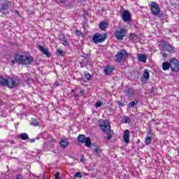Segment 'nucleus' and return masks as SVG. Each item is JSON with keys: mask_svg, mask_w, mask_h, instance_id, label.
<instances>
[{"mask_svg": "<svg viewBox=\"0 0 179 179\" xmlns=\"http://www.w3.org/2000/svg\"><path fill=\"white\" fill-rule=\"evenodd\" d=\"M15 62L19 65H31L33 57L29 54L21 52L15 56V60H13L12 63L15 64Z\"/></svg>", "mask_w": 179, "mask_h": 179, "instance_id": "obj_1", "label": "nucleus"}, {"mask_svg": "<svg viewBox=\"0 0 179 179\" xmlns=\"http://www.w3.org/2000/svg\"><path fill=\"white\" fill-rule=\"evenodd\" d=\"M115 58L117 62H123V61H125L128 58V52H127L125 49H122L115 55Z\"/></svg>", "mask_w": 179, "mask_h": 179, "instance_id": "obj_2", "label": "nucleus"}, {"mask_svg": "<svg viewBox=\"0 0 179 179\" xmlns=\"http://www.w3.org/2000/svg\"><path fill=\"white\" fill-rule=\"evenodd\" d=\"M12 6H13L12 2L9 1H5L1 5L0 12H1L3 15H6L7 13H9L8 10L9 9H10V8H12Z\"/></svg>", "mask_w": 179, "mask_h": 179, "instance_id": "obj_3", "label": "nucleus"}, {"mask_svg": "<svg viewBox=\"0 0 179 179\" xmlns=\"http://www.w3.org/2000/svg\"><path fill=\"white\" fill-rule=\"evenodd\" d=\"M150 9L154 16H158V15H160V7H159V4H157V3L155 1L150 2Z\"/></svg>", "mask_w": 179, "mask_h": 179, "instance_id": "obj_4", "label": "nucleus"}, {"mask_svg": "<svg viewBox=\"0 0 179 179\" xmlns=\"http://www.w3.org/2000/svg\"><path fill=\"white\" fill-rule=\"evenodd\" d=\"M20 85V78H10L8 80L7 86L10 87V89H13L16 87V86Z\"/></svg>", "mask_w": 179, "mask_h": 179, "instance_id": "obj_5", "label": "nucleus"}, {"mask_svg": "<svg viewBox=\"0 0 179 179\" xmlns=\"http://www.w3.org/2000/svg\"><path fill=\"white\" fill-rule=\"evenodd\" d=\"M170 66L173 72H178L179 71V62L176 58H172L170 60Z\"/></svg>", "mask_w": 179, "mask_h": 179, "instance_id": "obj_6", "label": "nucleus"}, {"mask_svg": "<svg viewBox=\"0 0 179 179\" xmlns=\"http://www.w3.org/2000/svg\"><path fill=\"white\" fill-rule=\"evenodd\" d=\"M106 40V37H104L102 34L96 33L92 36V41L95 44H99L100 43H103Z\"/></svg>", "mask_w": 179, "mask_h": 179, "instance_id": "obj_7", "label": "nucleus"}, {"mask_svg": "<svg viewBox=\"0 0 179 179\" xmlns=\"http://www.w3.org/2000/svg\"><path fill=\"white\" fill-rule=\"evenodd\" d=\"M100 128H101L103 132L106 134H108L110 131H111V126L110 125V122L103 121L99 125Z\"/></svg>", "mask_w": 179, "mask_h": 179, "instance_id": "obj_8", "label": "nucleus"}, {"mask_svg": "<svg viewBox=\"0 0 179 179\" xmlns=\"http://www.w3.org/2000/svg\"><path fill=\"white\" fill-rule=\"evenodd\" d=\"M125 34H127V29L120 28V30H117L115 33V36L117 40H122L124 37H125Z\"/></svg>", "mask_w": 179, "mask_h": 179, "instance_id": "obj_9", "label": "nucleus"}, {"mask_svg": "<svg viewBox=\"0 0 179 179\" xmlns=\"http://www.w3.org/2000/svg\"><path fill=\"white\" fill-rule=\"evenodd\" d=\"M162 48L166 50V51H168V52H176V48H173L169 43L166 41H163L162 43Z\"/></svg>", "mask_w": 179, "mask_h": 179, "instance_id": "obj_10", "label": "nucleus"}, {"mask_svg": "<svg viewBox=\"0 0 179 179\" xmlns=\"http://www.w3.org/2000/svg\"><path fill=\"white\" fill-rule=\"evenodd\" d=\"M122 17L124 22H129V20L131 19V13L129 11L124 10L122 13Z\"/></svg>", "mask_w": 179, "mask_h": 179, "instance_id": "obj_11", "label": "nucleus"}, {"mask_svg": "<svg viewBox=\"0 0 179 179\" xmlns=\"http://www.w3.org/2000/svg\"><path fill=\"white\" fill-rule=\"evenodd\" d=\"M113 71H114V66H106L104 68L105 75H111Z\"/></svg>", "mask_w": 179, "mask_h": 179, "instance_id": "obj_12", "label": "nucleus"}, {"mask_svg": "<svg viewBox=\"0 0 179 179\" xmlns=\"http://www.w3.org/2000/svg\"><path fill=\"white\" fill-rule=\"evenodd\" d=\"M39 50L44 55H46L48 58H50V57H51V54H50L48 50H47V48H44L43 45H39Z\"/></svg>", "mask_w": 179, "mask_h": 179, "instance_id": "obj_13", "label": "nucleus"}, {"mask_svg": "<svg viewBox=\"0 0 179 179\" xmlns=\"http://www.w3.org/2000/svg\"><path fill=\"white\" fill-rule=\"evenodd\" d=\"M129 130H126L123 134V140L125 143H129Z\"/></svg>", "mask_w": 179, "mask_h": 179, "instance_id": "obj_14", "label": "nucleus"}, {"mask_svg": "<svg viewBox=\"0 0 179 179\" xmlns=\"http://www.w3.org/2000/svg\"><path fill=\"white\" fill-rule=\"evenodd\" d=\"M135 93V90L134 88H128L125 92L124 94L127 97H132Z\"/></svg>", "mask_w": 179, "mask_h": 179, "instance_id": "obj_15", "label": "nucleus"}, {"mask_svg": "<svg viewBox=\"0 0 179 179\" xmlns=\"http://www.w3.org/2000/svg\"><path fill=\"white\" fill-rule=\"evenodd\" d=\"M69 145V141H68L67 138H62L60 141V146L65 149V148H67V146Z\"/></svg>", "mask_w": 179, "mask_h": 179, "instance_id": "obj_16", "label": "nucleus"}, {"mask_svg": "<svg viewBox=\"0 0 179 179\" xmlns=\"http://www.w3.org/2000/svg\"><path fill=\"white\" fill-rule=\"evenodd\" d=\"M138 61L141 62H146V59L148 57H146V55L139 54L138 56Z\"/></svg>", "mask_w": 179, "mask_h": 179, "instance_id": "obj_17", "label": "nucleus"}, {"mask_svg": "<svg viewBox=\"0 0 179 179\" xmlns=\"http://www.w3.org/2000/svg\"><path fill=\"white\" fill-rule=\"evenodd\" d=\"M149 78H150L149 71L145 70L143 74L142 79H143V80H149Z\"/></svg>", "mask_w": 179, "mask_h": 179, "instance_id": "obj_18", "label": "nucleus"}, {"mask_svg": "<svg viewBox=\"0 0 179 179\" xmlns=\"http://www.w3.org/2000/svg\"><path fill=\"white\" fill-rule=\"evenodd\" d=\"M86 140V136L83 134H80L77 138L78 142L80 143H85V141Z\"/></svg>", "mask_w": 179, "mask_h": 179, "instance_id": "obj_19", "label": "nucleus"}, {"mask_svg": "<svg viewBox=\"0 0 179 179\" xmlns=\"http://www.w3.org/2000/svg\"><path fill=\"white\" fill-rule=\"evenodd\" d=\"M99 27L101 29V30H106V29H107L108 27V24H107V22H101L99 24Z\"/></svg>", "mask_w": 179, "mask_h": 179, "instance_id": "obj_20", "label": "nucleus"}, {"mask_svg": "<svg viewBox=\"0 0 179 179\" xmlns=\"http://www.w3.org/2000/svg\"><path fill=\"white\" fill-rule=\"evenodd\" d=\"M171 66H170V63L167 62H164L162 64V69L164 71H169L170 69Z\"/></svg>", "mask_w": 179, "mask_h": 179, "instance_id": "obj_21", "label": "nucleus"}, {"mask_svg": "<svg viewBox=\"0 0 179 179\" xmlns=\"http://www.w3.org/2000/svg\"><path fill=\"white\" fill-rule=\"evenodd\" d=\"M85 143L87 148H90L92 146V140H90V138H85Z\"/></svg>", "mask_w": 179, "mask_h": 179, "instance_id": "obj_22", "label": "nucleus"}, {"mask_svg": "<svg viewBox=\"0 0 179 179\" xmlns=\"http://www.w3.org/2000/svg\"><path fill=\"white\" fill-rule=\"evenodd\" d=\"M0 85L2 86H8V80L1 77L0 78Z\"/></svg>", "mask_w": 179, "mask_h": 179, "instance_id": "obj_23", "label": "nucleus"}, {"mask_svg": "<svg viewBox=\"0 0 179 179\" xmlns=\"http://www.w3.org/2000/svg\"><path fill=\"white\" fill-rule=\"evenodd\" d=\"M122 122H123V124H129V122H131V119L129 118V117L125 116L122 118Z\"/></svg>", "mask_w": 179, "mask_h": 179, "instance_id": "obj_24", "label": "nucleus"}, {"mask_svg": "<svg viewBox=\"0 0 179 179\" xmlns=\"http://www.w3.org/2000/svg\"><path fill=\"white\" fill-rule=\"evenodd\" d=\"M31 125H32L33 127H38V122L37 121V120L32 118L31 120Z\"/></svg>", "mask_w": 179, "mask_h": 179, "instance_id": "obj_25", "label": "nucleus"}, {"mask_svg": "<svg viewBox=\"0 0 179 179\" xmlns=\"http://www.w3.org/2000/svg\"><path fill=\"white\" fill-rule=\"evenodd\" d=\"M29 138V135H27V134L26 133H22L20 134V139H22V141H26V139H27Z\"/></svg>", "mask_w": 179, "mask_h": 179, "instance_id": "obj_26", "label": "nucleus"}, {"mask_svg": "<svg viewBox=\"0 0 179 179\" xmlns=\"http://www.w3.org/2000/svg\"><path fill=\"white\" fill-rule=\"evenodd\" d=\"M145 145H150V143H152V137H145Z\"/></svg>", "mask_w": 179, "mask_h": 179, "instance_id": "obj_27", "label": "nucleus"}, {"mask_svg": "<svg viewBox=\"0 0 179 179\" xmlns=\"http://www.w3.org/2000/svg\"><path fill=\"white\" fill-rule=\"evenodd\" d=\"M100 153H101V149H99V148H96L95 150H94V155H95V156H100Z\"/></svg>", "mask_w": 179, "mask_h": 179, "instance_id": "obj_28", "label": "nucleus"}, {"mask_svg": "<svg viewBox=\"0 0 179 179\" xmlns=\"http://www.w3.org/2000/svg\"><path fill=\"white\" fill-rule=\"evenodd\" d=\"M84 78L87 80H92V76L90 73L85 74Z\"/></svg>", "mask_w": 179, "mask_h": 179, "instance_id": "obj_29", "label": "nucleus"}, {"mask_svg": "<svg viewBox=\"0 0 179 179\" xmlns=\"http://www.w3.org/2000/svg\"><path fill=\"white\" fill-rule=\"evenodd\" d=\"M82 172H77L75 175H74V178H82Z\"/></svg>", "mask_w": 179, "mask_h": 179, "instance_id": "obj_30", "label": "nucleus"}, {"mask_svg": "<svg viewBox=\"0 0 179 179\" xmlns=\"http://www.w3.org/2000/svg\"><path fill=\"white\" fill-rule=\"evenodd\" d=\"M103 106V102L98 101L95 103V108H99V107H101Z\"/></svg>", "mask_w": 179, "mask_h": 179, "instance_id": "obj_31", "label": "nucleus"}, {"mask_svg": "<svg viewBox=\"0 0 179 179\" xmlns=\"http://www.w3.org/2000/svg\"><path fill=\"white\" fill-rule=\"evenodd\" d=\"M152 136H153V132H152V129H150L148 132L147 137L152 138Z\"/></svg>", "mask_w": 179, "mask_h": 179, "instance_id": "obj_32", "label": "nucleus"}, {"mask_svg": "<svg viewBox=\"0 0 179 179\" xmlns=\"http://www.w3.org/2000/svg\"><path fill=\"white\" fill-rule=\"evenodd\" d=\"M129 107L130 108H134L135 107V101H131L129 103Z\"/></svg>", "mask_w": 179, "mask_h": 179, "instance_id": "obj_33", "label": "nucleus"}, {"mask_svg": "<svg viewBox=\"0 0 179 179\" xmlns=\"http://www.w3.org/2000/svg\"><path fill=\"white\" fill-rule=\"evenodd\" d=\"M55 178L57 179H61V178H59V172H57L55 175Z\"/></svg>", "mask_w": 179, "mask_h": 179, "instance_id": "obj_34", "label": "nucleus"}, {"mask_svg": "<svg viewBox=\"0 0 179 179\" xmlns=\"http://www.w3.org/2000/svg\"><path fill=\"white\" fill-rule=\"evenodd\" d=\"M57 52L60 55H62L64 54V51H62L61 49L57 50Z\"/></svg>", "mask_w": 179, "mask_h": 179, "instance_id": "obj_35", "label": "nucleus"}, {"mask_svg": "<svg viewBox=\"0 0 179 179\" xmlns=\"http://www.w3.org/2000/svg\"><path fill=\"white\" fill-rule=\"evenodd\" d=\"M135 38V34H130V40H134Z\"/></svg>", "mask_w": 179, "mask_h": 179, "instance_id": "obj_36", "label": "nucleus"}, {"mask_svg": "<svg viewBox=\"0 0 179 179\" xmlns=\"http://www.w3.org/2000/svg\"><path fill=\"white\" fill-rule=\"evenodd\" d=\"M111 138H113V136H111V134H110L108 133V136H107L106 138H107L108 141H110V139H111Z\"/></svg>", "mask_w": 179, "mask_h": 179, "instance_id": "obj_37", "label": "nucleus"}, {"mask_svg": "<svg viewBox=\"0 0 179 179\" xmlns=\"http://www.w3.org/2000/svg\"><path fill=\"white\" fill-rule=\"evenodd\" d=\"M59 3H65V0H57Z\"/></svg>", "mask_w": 179, "mask_h": 179, "instance_id": "obj_38", "label": "nucleus"}, {"mask_svg": "<svg viewBox=\"0 0 179 179\" xmlns=\"http://www.w3.org/2000/svg\"><path fill=\"white\" fill-rule=\"evenodd\" d=\"M64 43L63 45H68V41H66V40H63Z\"/></svg>", "mask_w": 179, "mask_h": 179, "instance_id": "obj_39", "label": "nucleus"}, {"mask_svg": "<svg viewBox=\"0 0 179 179\" xmlns=\"http://www.w3.org/2000/svg\"><path fill=\"white\" fill-rule=\"evenodd\" d=\"M80 96H83V94H85V90H81L80 92Z\"/></svg>", "mask_w": 179, "mask_h": 179, "instance_id": "obj_40", "label": "nucleus"}, {"mask_svg": "<svg viewBox=\"0 0 179 179\" xmlns=\"http://www.w3.org/2000/svg\"><path fill=\"white\" fill-rule=\"evenodd\" d=\"M30 142H31V143H34V142H36V139L31 138V139L30 140Z\"/></svg>", "mask_w": 179, "mask_h": 179, "instance_id": "obj_41", "label": "nucleus"}, {"mask_svg": "<svg viewBox=\"0 0 179 179\" xmlns=\"http://www.w3.org/2000/svg\"><path fill=\"white\" fill-rule=\"evenodd\" d=\"M119 106H120L121 107H124V106H125V103L120 102Z\"/></svg>", "mask_w": 179, "mask_h": 179, "instance_id": "obj_42", "label": "nucleus"}, {"mask_svg": "<svg viewBox=\"0 0 179 179\" xmlns=\"http://www.w3.org/2000/svg\"><path fill=\"white\" fill-rule=\"evenodd\" d=\"M84 160H85V158H81V159H80V162H81V163H83Z\"/></svg>", "mask_w": 179, "mask_h": 179, "instance_id": "obj_43", "label": "nucleus"}, {"mask_svg": "<svg viewBox=\"0 0 179 179\" xmlns=\"http://www.w3.org/2000/svg\"><path fill=\"white\" fill-rule=\"evenodd\" d=\"M163 57H164V58H166V57H167V55L164 54V55H163Z\"/></svg>", "mask_w": 179, "mask_h": 179, "instance_id": "obj_44", "label": "nucleus"}, {"mask_svg": "<svg viewBox=\"0 0 179 179\" xmlns=\"http://www.w3.org/2000/svg\"><path fill=\"white\" fill-rule=\"evenodd\" d=\"M87 58H90V55H87Z\"/></svg>", "mask_w": 179, "mask_h": 179, "instance_id": "obj_45", "label": "nucleus"}, {"mask_svg": "<svg viewBox=\"0 0 179 179\" xmlns=\"http://www.w3.org/2000/svg\"><path fill=\"white\" fill-rule=\"evenodd\" d=\"M0 104H2V100L0 99Z\"/></svg>", "mask_w": 179, "mask_h": 179, "instance_id": "obj_46", "label": "nucleus"}, {"mask_svg": "<svg viewBox=\"0 0 179 179\" xmlns=\"http://www.w3.org/2000/svg\"><path fill=\"white\" fill-rule=\"evenodd\" d=\"M71 92H75V90H72Z\"/></svg>", "mask_w": 179, "mask_h": 179, "instance_id": "obj_47", "label": "nucleus"}, {"mask_svg": "<svg viewBox=\"0 0 179 179\" xmlns=\"http://www.w3.org/2000/svg\"><path fill=\"white\" fill-rule=\"evenodd\" d=\"M86 13H87V11H85V15H86Z\"/></svg>", "mask_w": 179, "mask_h": 179, "instance_id": "obj_48", "label": "nucleus"}, {"mask_svg": "<svg viewBox=\"0 0 179 179\" xmlns=\"http://www.w3.org/2000/svg\"><path fill=\"white\" fill-rule=\"evenodd\" d=\"M86 13H87V11H85V15H86Z\"/></svg>", "mask_w": 179, "mask_h": 179, "instance_id": "obj_49", "label": "nucleus"}, {"mask_svg": "<svg viewBox=\"0 0 179 179\" xmlns=\"http://www.w3.org/2000/svg\"><path fill=\"white\" fill-rule=\"evenodd\" d=\"M86 13H87V11H85V15H86Z\"/></svg>", "mask_w": 179, "mask_h": 179, "instance_id": "obj_50", "label": "nucleus"}, {"mask_svg": "<svg viewBox=\"0 0 179 179\" xmlns=\"http://www.w3.org/2000/svg\"><path fill=\"white\" fill-rule=\"evenodd\" d=\"M76 33H79V31H76Z\"/></svg>", "mask_w": 179, "mask_h": 179, "instance_id": "obj_51", "label": "nucleus"}, {"mask_svg": "<svg viewBox=\"0 0 179 179\" xmlns=\"http://www.w3.org/2000/svg\"><path fill=\"white\" fill-rule=\"evenodd\" d=\"M43 179H45V178L43 176Z\"/></svg>", "mask_w": 179, "mask_h": 179, "instance_id": "obj_52", "label": "nucleus"}]
</instances>
